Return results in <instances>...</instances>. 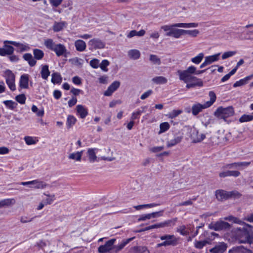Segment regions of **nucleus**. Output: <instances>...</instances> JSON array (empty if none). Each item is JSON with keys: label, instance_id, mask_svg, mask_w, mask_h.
Instances as JSON below:
<instances>
[{"label": "nucleus", "instance_id": "1", "mask_svg": "<svg viewBox=\"0 0 253 253\" xmlns=\"http://www.w3.org/2000/svg\"><path fill=\"white\" fill-rule=\"evenodd\" d=\"M134 238L124 239L117 246H114L116 239H111L108 241L105 245L99 247L98 251L100 253H118V252L122 250L127 244L131 241Z\"/></svg>", "mask_w": 253, "mask_h": 253}, {"label": "nucleus", "instance_id": "2", "mask_svg": "<svg viewBox=\"0 0 253 253\" xmlns=\"http://www.w3.org/2000/svg\"><path fill=\"white\" fill-rule=\"evenodd\" d=\"M44 45L47 48L55 52L58 57L63 55L67 52V49L64 45L61 43L56 44L51 39L45 40Z\"/></svg>", "mask_w": 253, "mask_h": 253}, {"label": "nucleus", "instance_id": "3", "mask_svg": "<svg viewBox=\"0 0 253 253\" xmlns=\"http://www.w3.org/2000/svg\"><path fill=\"white\" fill-rule=\"evenodd\" d=\"M178 23H175L171 25H165L161 27L160 29L166 32L165 36L167 37H172L175 39L179 38L180 29H175L174 27H179Z\"/></svg>", "mask_w": 253, "mask_h": 253}, {"label": "nucleus", "instance_id": "4", "mask_svg": "<svg viewBox=\"0 0 253 253\" xmlns=\"http://www.w3.org/2000/svg\"><path fill=\"white\" fill-rule=\"evenodd\" d=\"M236 239L239 243H252V238L250 231L247 229H239L236 233Z\"/></svg>", "mask_w": 253, "mask_h": 253}, {"label": "nucleus", "instance_id": "5", "mask_svg": "<svg viewBox=\"0 0 253 253\" xmlns=\"http://www.w3.org/2000/svg\"><path fill=\"white\" fill-rule=\"evenodd\" d=\"M234 113V109L232 106L226 108L219 107L215 111L214 115L219 118L225 120L227 118L233 116Z\"/></svg>", "mask_w": 253, "mask_h": 253}, {"label": "nucleus", "instance_id": "6", "mask_svg": "<svg viewBox=\"0 0 253 253\" xmlns=\"http://www.w3.org/2000/svg\"><path fill=\"white\" fill-rule=\"evenodd\" d=\"M209 228L215 231L227 230L230 229L231 225L227 222L220 220L214 224H210Z\"/></svg>", "mask_w": 253, "mask_h": 253}, {"label": "nucleus", "instance_id": "7", "mask_svg": "<svg viewBox=\"0 0 253 253\" xmlns=\"http://www.w3.org/2000/svg\"><path fill=\"white\" fill-rule=\"evenodd\" d=\"M5 74L7 84L11 90L14 91L16 89L14 74L9 70H7L5 72Z\"/></svg>", "mask_w": 253, "mask_h": 253}, {"label": "nucleus", "instance_id": "8", "mask_svg": "<svg viewBox=\"0 0 253 253\" xmlns=\"http://www.w3.org/2000/svg\"><path fill=\"white\" fill-rule=\"evenodd\" d=\"M161 240H164L167 246H175L178 244L179 238L173 235H165L160 237Z\"/></svg>", "mask_w": 253, "mask_h": 253}, {"label": "nucleus", "instance_id": "9", "mask_svg": "<svg viewBox=\"0 0 253 253\" xmlns=\"http://www.w3.org/2000/svg\"><path fill=\"white\" fill-rule=\"evenodd\" d=\"M177 73L180 80L183 81L185 83L192 82L193 81L198 80V79H199L197 77L184 71L178 70Z\"/></svg>", "mask_w": 253, "mask_h": 253}, {"label": "nucleus", "instance_id": "10", "mask_svg": "<svg viewBox=\"0 0 253 253\" xmlns=\"http://www.w3.org/2000/svg\"><path fill=\"white\" fill-rule=\"evenodd\" d=\"M250 164L251 162H235L225 165L223 166L222 169H240L241 168L247 167Z\"/></svg>", "mask_w": 253, "mask_h": 253}, {"label": "nucleus", "instance_id": "11", "mask_svg": "<svg viewBox=\"0 0 253 253\" xmlns=\"http://www.w3.org/2000/svg\"><path fill=\"white\" fill-rule=\"evenodd\" d=\"M206 137V136L203 133L199 134V131L195 128L191 130V138L192 140L193 143H199L201 142Z\"/></svg>", "mask_w": 253, "mask_h": 253}, {"label": "nucleus", "instance_id": "12", "mask_svg": "<svg viewBox=\"0 0 253 253\" xmlns=\"http://www.w3.org/2000/svg\"><path fill=\"white\" fill-rule=\"evenodd\" d=\"M88 45H90L92 48L96 49L103 48L105 47V44L100 39L94 38L89 41Z\"/></svg>", "mask_w": 253, "mask_h": 253}, {"label": "nucleus", "instance_id": "13", "mask_svg": "<svg viewBox=\"0 0 253 253\" xmlns=\"http://www.w3.org/2000/svg\"><path fill=\"white\" fill-rule=\"evenodd\" d=\"M227 248V244L224 242H220L210 249V252L211 253H223L226 250Z\"/></svg>", "mask_w": 253, "mask_h": 253}, {"label": "nucleus", "instance_id": "14", "mask_svg": "<svg viewBox=\"0 0 253 253\" xmlns=\"http://www.w3.org/2000/svg\"><path fill=\"white\" fill-rule=\"evenodd\" d=\"M120 84L121 83L119 81H114L104 92V95L106 96H111L112 93L119 87Z\"/></svg>", "mask_w": 253, "mask_h": 253}, {"label": "nucleus", "instance_id": "15", "mask_svg": "<svg viewBox=\"0 0 253 253\" xmlns=\"http://www.w3.org/2000/svg\"><path fill=\"white\" fill-rule=\"evenodd\" d=\"M216 198L218 201H222L229 199L228 192L223 190H217L215 192Z\"/></svg>", "mask_w": 253, "mask_h": 253}, {"label": "nucleus", "instance_id": "16", "mask_svg": "<svg viewBox=\"0 0 253 253\" xmlns=\"http://www.w3.org/2000/svg\"><path fill=\"white\" fill-rule=\"evenodd\" d=\"M241 173L238 170H227L225 171L221 172L219 173V176L220 177L224 178L228 176H233L234 177H237L239 176Z\"/></svg>", "mask_w": 253, "mask_h": 253}, {"label": "nucleus", "instance_id": "17", "mask_svg": "<svg viewBox=\"0 0 253 253\" xmlns=\"http://www.w3.org/2000/svg\"><path fill=\"white\" fill-rule=\"evenodd\" d=\"M128 253H150L148 249L144 246H134L131 247Z\"/></svg>", "mask_w": 253, "mask_h": 253}, {"label": "nucleus", "instance_id": "18", "mask_svg": "<svg viewBox=\"0 0 253 253\" xmlns=\"http://www.w3.org/2000/svg\"><path fill=\"white\" fill-rule=\"evenodd\" d=\"M29 75L23 74L21 76L19 81V86L21 88L27 89L29 87Z\"/></svg>", "mask_w": 253, "mask_h": 253}, {"label": "nucleus", "instance_id": "19", "mask_svg": "<svg viewBox=\"0 0 253 253\" xmlns=\"http://www.w3.org/2000/svg\"><path fill=\"white\" fill-rule=\"evenodd\" d=\"M97 148H89L87 151V155L90 163H93L97 161V157L96 155Z\"/></svg>", "mask_w": 253, "mask_h": 253}, {"label": "nucleus", "instance_id": "20", "mask_svg": "<svg viewBox=\"0 0 253 253\" xmlns=\"http://www.w3.org/2000/svg\"><path fill=\"white\" fill-rule=\"evenodd\" d=\"M77 114L82 119H84L88 115V111L86 108L82 105H78L76 106Z\"/></svg>", "mask_w": 253, "mask_h": 253}, {"label": "nucleus", "instance_id": "21", "mask_svg": "<svg viewBox=\"0 0 253 253\" xmlns=\"http://www.w3.org/2000/svg\"><path fill=\"white\" fill-rule=\"evenodd\" d=\"M10 43L11 44H12V45L16 46L17 47H18V50L20 52H23V51H26L29 48V47L27 45H26L25 44H23L19 43V42H14V41H6L4 42V43Z\"/></svg>", "mask_w": 253, "mask_h": 253}, {"label": "nucleus", "instance_id": "22", "mask_svg": "<svg viewBox=\"0 0 253 253\" xmlns=\"http://www.w3.org/2000/svg\"><path fill=\"white\" fill-rule=\"evenodd\" d=\"M208 107H206L205 103L204 104H201L200 103H196L194 104L192 107V114L196 116L199 112L202 111L203 109L207 108Z\"/></svg>", "mask_w": 253, "mask_h": 253}, {"label": "nucleus", "instance_id": "23", "mask_svg": "<svg viewBox=\"0 0 253 253\" xmlns=\"http://www.w3.org/2000/svg\"><path fill=\"white\" fill-rule=\"evenodd\" d=\"M179 38L183 35L187 34L192 37H196L199 34V31L198 30L195 29L193 30H186L180 29L179 31Z\"/></svg>", "mask_w": 253, "mask_h": 253}, {"label": "nucleus", "instance_id": "24", "mask_svg": "<svg viewBox=\"0 0 253 253\" xmlns=\"http://www.w3.org/2000/svg\"><path fill=\"white\" fill-rule=\"evenodd\" d=\"M83 151H78L71 153L68 156V158L76 161L80 162L82 160Z\"/></svg>", "mask_w": 253, "mask_h": 253}, {"label": "nucleus", "instance_id": "25", "mask_svg": "<svg viewBox=\"0 0 253 253\" xmlns=\"http://www.w3.org/2000/svg\"><path fill=\"white\" fill-rule=\"evenodd\" d=\"M75 46L76 47V50L78 51H83L86 48V43L85 42L81 40H77L75 42Z\"/></svg>", "mask_w": 253, "mask_h": 253}, {"label": "nucleus", "instance_id": "26", "mask_svg": "<svg viewBox=\"0 0 253 253\" xmlns=\"http://www.w3.org/2000/svg\"><path fill=\"white\" fill-rule=\"evenodd\" d=\"M253 78V74L235 82L233 84L234 87H237L246 84L248 82Z\"/></svg>", "mask_w": 253, "mask_h": 253}, {"label": "nucleus", "instance_id": "27", "mask_svg": "<svg viewBox=\"0 0 253 253\" xmlns=\"http://www.w3.org/2000/svg\"><path fill=\"white\" fill-rule=\"evenodd\" d=\"M33 182H34L32 184L33 186L31 187L36 189H43L47 185L45 182L38 179L33 180Z\"/></svg>", "mask_w": 253, "mask_h": 253}, {"label": "nucleus", "instance_id": "28", "mask_svg": "<svg viewBox=\"0 0 253 253\" xmlns=\"http://www.w3.org/2000/svg\"><path fill=\"white\" fill-rule=\"evenodd\" d=\"M15 204V200L14 198L5 199L0 201V208L5 206L13 205Z\"/></svg>", "mask_w": 253, "mask_h": 253}, {"label": "nucleus", "instance_id": "29", "mask_svg": "<svg viewBox=\"0 0 253 253\" xmlns=\"http://www.w3.org/2000/svg\"><path fill=\"white\" fill-rule=\"evenodd\" d=\"M128 56L130 59L137 60L140 58V52L137 49H131L128 51Z\"/></svg>", "mask_w": 253, "mask_h": 253}, {"label": "nucleus", "instance_id": "30", "mask_svg": "<svg viewBox=\"0 0 253 253\" xmlns=\"http://www.w3.org/2000/svg\"><path fill=\"white\" fill-rule=\"evenodd\" d=\"M209 96L210 97V100L207 101L205 103L206 107H209L211 106L216 100V96L213 91H210L209 92Z\"/></svg>", "mask_w": 253, "mask_h": 253}, {"label": "nucleus", "instance_id": "31", "mask_svg": "<svg viewBox=\"0 0 253 253\" xmlns=\"http://www.w3.org/2000/svg\"><path fill=\"white\" fill-rule=\"evenodd\" d=\"M67 23L64 21L55 22L53 26V30L56 32H59L62 30L67 25Z\"/></svg>", "mask_w": 253, "mask_h": 253}, {"label": "nucleus", "instance_id": "32", "mask_svg": "<svg viewBox=\"0 0 253 253\" xmlns=\"http://www.w3.org/2000/svg\"><path fill=\"white\" fill-rule=\"evenodd\" d=\"M186 87L187 88H190L195 86H202L203 83L201 79H199L198 80L193 81L192 82L186 83Z\"/></svg>", "mask_w": 253, "mask_h": 253}, {"label": "nucleus", "instance_id": "33", "mask_svg": "<svg viewBox=\"0 0 253 253\" xmlns=\"http://www.w3.org/2000/svg\"><path fill=\"white\" fill-rule=\"evenodd\" d=\"M41 74L42 78L44 80H47L50 75V72L48 69V66L44 65L42 66Z\"/></svg>", "mask_w": 253, "mask_h": 253}, {"label": "nucleus", "instance_id": "34", "mask_svg": "<svg viewBox=\"0 0 253 253\" xmlns=\"http://www.w3.org/2000/svg\"><path fill=\"white\" fill-rule=\"evenodd\" d=\"M23 58L26 61L28 62L30 66L33 67L36 64V61L33 59L32 55L31 53H25L23 55Z\"/></svg>", "mask_w": 253, "mask_h": 253}, {"label": "nucleus", "instance_id": "35", "mask_svg": "<svg viewBox=\"0 0 253 253\" xmlns=\"http://www.w3.org/2000/svg\"><path fill=\"white\" fill-rule=\"evenodd\" d=\"M220 54V53H218L213 55L206 56L205 57V60L208 64L210 65L215 61H218L219 60V56Z\"/></svg>", "mask_w": 253, "mask_h": 253}, {"label": "nucleus", "instance_id": "36", "mask_svg": "<svg viewBox=\"0 0 253 253\" xmlns=\"http://www.w3.org/2000/svg\"><path fill=\"white\" fill-rule=\"evenodd\" d=\"M182 138L183 137L182 136L175 137L174 139H171L167 142V147H171L176 145L181 141Z\"/></svg>", "mask_w": 253, "mask_h": 253}, {"label": "nucleus", "instance_id": "37", "mask_svg": "<svg viewBox=\"0 0 253 253\" xmlns=\"http://www.w3.org/2000/svg\"><path fill=\"white\" fill-rule=\"evenodd\" d=\"M152 81L158 84H166L168 82L167 79L163 76H158L154 77L152 79Z\"/></svg>", "mask_w": 253, "mask_h": 253}, {"label": "nucleus", "instance_id": "38", "mask_svg": "<svg viewBox=\"0 0 253 253\" xmlns=\"http://www.w3.org/2000/svg\"><path fill=\"white\" fill-rule=\"evenodd\" d=\"M77 121L76 118L73 115H68L67 119L66 125L68 128H70L74 125Z\"/></svg>", "mask_w": 253, "mask_h": 253}, {"label": "nucleus", "instance_id": "39", "mask_svg": "<svg viewBox=\"0 0 253 253\" xmlns=\"http://www.w3.org/2000/svg\"><path fill=\"white\" fill-rule=\"evenodd\" d=\"M62 79L58 73H54L52 74L51 82L53 84H60L61 83Z\"/></svg>", "mask_w": 253, "mask_h": 253}, {"label": "nucleus", "instance_id": "40", "mask_svg": "<svg viewBox=\"0 0 253 253\" xmlns=\"http://www.w3.org/2000/svg\"><path fill=\"white\" fill-rule=\"evenodd\" d=\"M149 60L155 65H160L161 64V59L155 54L150 55Z\"/></svg>", "mask_w": 253, "mask_h": 253}, {"label": "nucleus", "instance_id": "41", "mask_svg": "<svg viewBox=\"0 0 253 253\" xmlns=\"http://www.w3.org/2000/svg\"><path fill=\"white\" fill-rule=\"evenodd\" d=\"M147 108V106H145L141 107L142 110H138L136 112L132 113L131 116L132 120H135L142 113L145 112V109Z\"/></svg>", "mask_w": 253, "mask_h": 253}, {"label": "nucleus", "instance_id": "42", "mask_svg": "<svg viewBox=\"0 0 253 253\" xmlns=\"http://www.w3.org/2000/svg\"><path fill=\"white\" fill-rule=\"evenodd\" d=\"M253 120V112L250 115L244 114L239 119V122L241 123L250 122Z\"/></svg>", "mask_w": 253, "mask_h": 253}, {"label": "nucleus", "instance_id": "43", "mask_svg": "<svg viewBox=\"0 0 253 253\" xmlns=\"http://www.w3.org/2000/svg\"><path fill=\"white\" fill-rule=\"evenodd\" d=\"M159 204H156V203H152V204H144V205H140L138 206H135L133 207V208L136 209V210H140L143 208H150L156 207L158 206Z\"/></svg>", "mask_w": 253, "mask_h": 253}, {"label": "nucleus", "instance_id": "44", "mask_svg": "<svg viewBox=\"0 0 253 253\" xmlns=\"http://www.w3.org/2000/svg\"><path fill=\"white\" fill-rule=\"evenodd\" d=\"M177 218H175L173 219L168 220L164 222L159 223L160 228H164L168 227L170 225L171 223L174 224L175 222L176 221Z\"/></svg>", "mask_w": 253, "mask_h": 253}, {"label": "nucleus", "instance_id": "45", "mask_svg": "<svg viewBox=\"0 0 253 253\" xmlns=\"http://www.w3.org/2000/svg\"><path fill=\"white\" fill-rule=\"evenodd\" d=\"M33 54L34 57L37 60L42 59L44 55L43 52L42 50L39 49H34L33 51Z\"/></svg>", "mask_w": 253, "mask_h": 253}, {"label": "nucleus", "instance_id": "46", "mask_svg": "<svg viewBox=\"0 0 253 253\" xmlns=\"http://www.w3.org/2000/svg\"><path fill=\"white\" fill-rule=\"evenodd\" d=\"M204 57V54L203 53H200L198 54L196 56L191 58V61L196 64H198L203 60V58Z\"/></svg>", "mask_w": 253, "mask_h": 253}, {"label": "nucleus", "instance_id": "47", "mask_svg": "<svg viewBox=\"0 0 253 253\" xmlns=\"http://www.w3.org/2000/svg\"><path fill=\"white\" fill-rule=\"evenodd\" d=\"M177 26H179V27L188 28H195L198 27V24L196 23H179L178 25Z\"/></svg>", "mask_w": 253, "mask_h": 253}, {"label": "nucleus", "instance_id": "48", "mask_svg": "<svg viewBox=\"0 0 253 253\" xmlns=\"http://www.w3.org/2000/svg\"><path fill=\"white\" fill-rule=\"evenodd\" d=\"M70 62L72 64H73L75 66L80 67V66H82V65H83L84 61L83 59H82L81 58H79L78 57H75V58L71 59L70 60Z\"/></svg>", "mask_w": 253, "mask_h": 253}, {"label": "nucleus", "instance_id": "49", "mask_svg": "<svg viewBox=\"0 0 253 253\" xmlns=\"http://www.w3.org/2000/svg\"><path fill=\"white\" fill-rule=\"evenodd\" d=\"M182 113V110H173L169 113L167 116L168 118L173 119Z\"/></svg>", "mask_w": 253, "mask_h": 253}, {"label": "nucleus", "instance_id": "50", "mask_svg": "<svg viewBox=\"0 0 253 253\" xmlns=\"http://www.w3.org/2000/svg\"><path fill=\"white\" fill-rule=\"evenodd\" d=\"M170 127V126L168 122H164L161 123L160 125V131L159 133L164 132L168 130Z\"/></svg>", "mask_w": 253, "mask_h": 253}, {"label": "nucleus", "instance_id": "51", "mask_svg": "<svg viewBox=\"0 0 253 253\" xmlns=\"http://www.w3.org/2000/svg\"><path fill=\"white\" fill-rule=\"evenodd\" d=\"M32 111L36 113V115L39 117H42L44 115V110L43 109L39 110L38 107L33 105L31 108Z\"/></svg>", "mask_w": 253, "mask_h": 253}, {"label": "nucleus", "instance_id": "52", "mask_svg": "<svg viewBox=\"0 0 253 253\" xmlns=\"http://www.w3.org/2000/svg\"><path fill=\"white\" fill-rule=\"evenodd\" d=\"M210 244V242L207 240L196 241L195 243V247L197 249H201L207 244Z\"/></svg>", "mask_w": 253, "mask_h": 253}, {"label": "nucleus", "instance_id": "53", "mask_svg": "<svg viewBox=\"0 0 253 253\" xmlns=\"http://www.w3.org/2000/svg\"><path fill=\"white\" fill-rule=\"evenodd\" d=\"M236 250L239 253H253L252 251L245 248L243 246H240L236 248Z\"/></svg>", "mask_w": 253, "mask_h": 253}, {"label": "nucleus", "instance_id": "54", "mask_svg": "<svg viewBox=\"0 0 253 253\" xmlns=\"http://www.w3.org/2000/svg\"><path fill=\"white\" fill-rule=\"evenodd\" d=\"M3 103L5 105L6 107L12 110L14 109L17 105V103H15V102L12 101V100L4 101Z\"/></svg>", "mask_w": 253, "mask_h": 253}, {"label": "nucleus", "instance_id": "55", "mask_svg": "<svg viewBox=\"0 0 253 253\" xmlns=\"http://www.w3.org/2000/svg\"><path fill=\"white\" fill-rule=\"evenodd\" d=\"M109 65V62L106 59H104L100 63L99 67L102 70L105 72H107L108 71V69L107 67Z\"/></svg>", "mask_w": 253, "mask_h": 253}, {"label": "nucleus", "instance_id": "56", "mask_svg": "<svg viewBox=\"0 0 253 253\" xmlns=\"http://www.w3.org/2000/svg\"><path fill=\"white\" fill-rule=\"evenodd\" d=\"M236 51H229L224 52L222 55V59L223 60L226 59L229 57L234 56L236 54Z\"/></svg>", "mask_w": 253, "mask_h": 253}, {"label": "nucleus", "instance_id": "57", "mask_svg": "<svg viewBox=\"0 0 253 253\" xmlns=\"http://www.w3.org/2000/svg\"><path fill=\"white\" fill-rule=\"evenodd\" d=\"M16 100L21 104H23L25 103L26 97L24 94H19L16 96Z\"/></svg>", "mask_w": 253, "mask_h": 253}, {"label": "nucleus", "instance_id": "58", "mask_svg": "<svg viewBox=\"0 0 253 253\" xmlns=\"http://www.w3.org/2000/svg\"><path fill=\"white\" fill-rule=\"evenodd\" d=\"M224 219L226 220L233 221V222L236 223L240 224L241 222V221L239 218L235 217L232 215H230L227 217H225L224 218Z\"/></svg>", "mask_w": 253, "mask_h": 253}, {"label": "nucleus", "instance_id": "59", "mask_svg": "<svg viewBox=\"0 0 253 253\" xmlns=\"http://www.w3.org/2000/svg\"><path fill=\"white\" fill-rule=\"evenodd\" d=\"M44 195H46L48 197L45 200V204L50 205L54 200L55 195L54 194L49 195L46 194L45 193H44Z\"/></svg>", "mask_w": 253, "mask_h": 253}, {"label": "nucleus", "instance_id": "60", "mask_svg": "<svg viewBox=\"0 0 253 253\" xmlns=\"http://www.w3.org/2000/svg\"><path fill=\"white\" fill-rule=\"evenodd\" d=\"M242 196V194L237 191H232L228 192L229 198L231 197L239 198Z\"/></svg>", "mask_w": 253, "mask_h": 253}, {"label": "nucleus", "instance_id": "61", "mask_svg": "<svg viewBox=\"0 0 253 253\" xmlns=\"http://www.w3.org/2000/svg\"><path fill=\"white\" fill-rule=\"evenodd\" d=\"M24 140L25 141L26 143L28 145H33L36 143V141H35L34 138L31 136H25L24 137Z\"/></svg>", "mask_w": 253, "mask_h": 253}, {"label": "nucleus", "instance_id": "62", "mask_svg": "<svg viewBox=\"0 0 253 253\" xmlns=\"http://www.w3.org/2000/svg\"><path fill=\"white\" fill-rule=\"evenodd\" d=\"M90 65L94 69L97 68L99 66V60L97 59H93L90 61Z\"/></svg>", "mask_w": 253, "mask_h": 253}, {"label": "nucleus", "instance_id": "63", "mask_svg": "<svg viewBox=\"0 0 253 253\" xmlns=\"http://www.w3.org/2000/svg\"><path fill=\"white\" fill-rule=\"evenodd\" d=\"M4 48L7 55H11L14 52V48L11 45H5Z\"/></svg>", "mask_w": 253, "mask_h": 253}, {"label": "nucleus", "instance_id": "64", "mask_svg": "<svg viewBox=\"0 0 253 253\" xmlns=\"http://www.w3.org/2000/svg\"><path fill=\"white\" fill-rule=\"evenodd\" d=\"M242 39L253 40V31H248L246 34V36Z\"/></svg>", "mask_w": 253, "mask_h": 253}]
</instances>
